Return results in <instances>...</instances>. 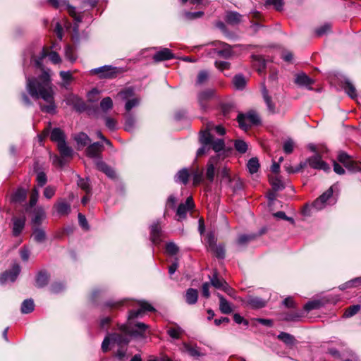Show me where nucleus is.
Returning a JSON list of instances; mask_svg holds the SVG:
<instances>
[{
	"label": "nucleus",
	"instance_id": "39448f33",
	"mask_svg": "<svg viewBox=\"0 0 361 361\" xmlns=\"http://www.w3.org/2000/svg\"><path fill=\"white\" fill-rule=\"evenodd\" d=\"M238 122L242 129L247 130L251 126L259 123L260 120L257 114L252 111L246 114H239L238 116Z\"/></svg>",
	"mask_w": 361,
	"mask_h": 361
},
{
	"label": "nucleus",
	"instance_id": "c85d7f7f",
	"mask_svg": "<svg viewBox=\"0 0 361 361\" xmlns=\"http://www.w3.org/2000/svg\"><path fill=\"white\" fill-rule=\"evenodd\" d=\"M242 16L237 12L230 11L226 15V21L227 23L235 25L241 22Z\"/></svg>",
	"mask_w": 361,
	"mask_h": 361
},
{
	"label": "nucleus",
	"instance_id": "9d476101",
	"mask_svg": "<svg viewBox=\"0 0 361 361\" xmlns=\"http://www.w3.org/2000/svg\"><path fill=\"white\" fill-rule=\"evenodd\" d=\"M103 150V145L99 142H96L87 146L85 154L88 157L94 159L95 160L101 158V154Z\"/></svg>",
	"mask_w": 361,
	"mask_h": 361
},
{
	"label": "nucleus",
	"instance_id": "a18cd8bd",
	"mask_svg": "<svg viewBox=\"0 0 361 361\" xmlns=\"http://www.w3.org/2000/svg\"><path fill=\"white\" fill-rule=\"evenodd\" d=\"M183 333V330L178 325H176L175 327H170L167 329L168 335L175 339H178Z\"/></svg>",
	"mask_w": 361,
	"mask_h": 361
},
{
	"label": "nucleus",
	"instance_id": "f257e3e1",
	"mask_svg": "<svg viewBox=\"0 0 361 361\" xmlns=\"http://www.w3.org/2000/svg\"><path fill=\"white\" fill-rule=\"evenodd\" d=\"M49 54L45 48H43L37 58L32 59L35 67L42 71V73L37 78H27V90L30 96L35 99H42L47 105H41L42 111L54 114L56 113V106L54 102V85L51 82L50 69H45L42 66V60Z\"/></svg>",
	"mask_w": 361,
	"mask_h": 361
},
{
	"label": "nucleus",
	"instance_id": "7ed1b4c3",
	"mask_svg": "<svg viewBox=\"0 0 361 361\" xmlns=\"http://www.w3.org/2000/svg\"><path fill=\"white\" fill-rule=\"evenodd\" d=\"M121 72V68L107 65L93 68L90 71L91 74L98 75L100 79L115 78Z\"/></svg>",
	"mask_w": 361,
	"mask_h": 361
},
{
	"label": "nucleus",
	"instance_id": "37998d69",
	"mask_svg": "<svg viewBox=\"0 0 361 361\" xmlns=\"http://www.w3.org/2000/svg\"><path fill=\"white\" fill-rule=\"evenodd\" d=\"M233 82L237 89L243 90L245 87L246 80L243 75L239 74L233 78Z\"/></svg>",
	"mask_w": 361,
	"mask_h": 361
},
{
	"label": "nucleus",
	"instance_id": "c9c22d12",
	"mask_svg": "<svg viewBox=\"0 0 361 361\" xmlns=\"http://www.w3.org/2000/svg\"><path fill=\"white\" fill-rule=\"evenodd\" d=\"M277 338L287 345H293L296 341L295 337L293 335L286 332H281L277 336Z\"/></svg>",
	"mask_w": 361,
	"mask_h": 361
},
{
	"label": "nucleus",
	"instance_id": "5701e85b",
	"mask_svg": "<svg viewBox=\"0 0 361 361\" xmlns=\"http://www.w3.org/2000/svg\"><path fill=\"white\" fill-rule=\"evenodd\" d=\"M216 161V157H212L209 159L207 164L206 170V178L210 182H213L215 176V161Z\"/></svg>",
	"mask_w": 361,
	"mask_h": 361
},
{
	"label": "nucleus",
	"instance_id": "bb28decb",
	"mask_svg": "<svg viewBox=\"0 0 361 361\" xmlns=\"http://www.w3.org/2000/svg\"><path fill=\"white\" fill-rule=\"evenodd\" d=\"M252 57L253 66L259 74H262L266 68L265 60L260 56L253 55Z\"/></svg>",
	"mask_w": 361,
	"mask_h": 361
},
{
	"label": "nucleus",
	"instance_id": "4468645a",
	"mask_svg": "<svg viewBox=\"0 0 361 361\" xmlns=\"http://www.w3.org/2000/svg\"><path fill=\"white\" fill-rule=\"evenodd\" d=\"M239 300L245 302L246 305H248L253 309H259L264 307L267 304L266 300L255 296H249L246 300H243L240 298Z\"/></svg>",
	"mask_w": 361,
	"mask_h": 361
},
{
	"label": "nucleus",
	"instance_id": "4be33fe9",
	"mask_svg": "<svg viewBox=\"0 0 361 361\" xmlns=\"http://www.w3.org/2000/svg\"><path fill=\"white\" fill-rule=\"evenodd\" d=\"M54 207L61 216L68 215L71 212V204L63 200L58 201L54 204Z\"/></svg>",
	"mask_w": 361,
	"mask_h": 361
},
{
	"label": "nucleus",
	"instance_id": "e433bc0d",
	"mask_svg": "<svg viewBox=\"0 0 361 361\" xmlns=\"http://www.w3.org/2000/svg\"><path fill=\"white\" fill-rule=\"evenodd\" d=\"M58 149L63 157H71L73 155V149L71 147L67 145L66 142L59 143L58 145Z\"/></svg>",
	"mask_w": 361,
	"mask_h": 361
},
{
	"label": "nucleus",
	"instance_id": "09e8293b",
	"mask_svg": "<svg viewBox=\"0 0 361 361\" xmlns=\"http://www.w3.org/2000/svg\"><path fill=\"white\" fill-rule=\"evenodd\" d=\"M213 140V136L208 130H205L200 133V142L202 145H209Z\"/></svg>",
	"mask_w": 361,
	"mask_h": 361
},
{
	"label": "nucleus",
	"instance_id": "c756f323",
	"mask_svg": "<svg viewBox=\"0 0 361 361\" xmlns=\"http://www.w3.org/2000/svg\"><path fill=\"white\" fill-rule=\"evenodd\" d=\"M343 88L344 89L345 92L348 94V95L352 99H355L357 97V94L356 89L353 84L350 81V80H344Z\"/></svg>",
	"mask_w": 361,
	"mask_h": 361
},
{
	"label": "nucleus",
	"instance_id": "a211bd4d",
	"mask_svg": "<svg viewBox=\"0 0 361 361\" xmlns=\"http://www.w3.org/2000/svg\"><path fill=\"white\" fill-rule=\"evenodd\" d=\"M174 58L173 54L168 48H163L157 51L154 56L153 59L156 62L166 61Z\"/></svg>",
	"mask_w": 361,
	"mask_h": 361
},
{
	"label": "nucleus",
	"instance_id": "0e129e2a",
	"mask_svg": "<svg viewBox=\"0 0 361 361\" xmlns=\"http://www.w3.org/2000/svg\"><path fill=\"white\" fill-rule=\"evenodd\" d=\"M38 197H39V190L37 188H34L32 190V192H31V195H30V206L31 207H34L37 200H38Z\"/></svg>",
	"mask_w": 361,
	"mask_h": 361
},
{
	"label": "nucleus",
	"instance_id": "b1692460",
	"mask_svg": "<svg viewBox=\"0 0 361 361\" xmlns=\"http://www.w3.org/2000/svg\"><path fill=\"white\" fill-rule=\"evenodd\" d=\"M50 138L51 141L57 142V145L59 143L66 142V135L59 128H55L51 130Z\"/></svg>",
	"mask_w": 361,
	"mask_h": 361
},
{
	"label": "nucleus",
	"instance_id": "a878e982",
	"mask_svg": "<svg viewBox=\"0 0 361 361\" xmlns=\"http://www.w3.org/2000/svg\"><path fill=\"white\" fill-rule=\"evenodd\" d=\"M209 245L210 249L215 253L218 258L223 259L225 257V250L222 245H216L212 237L209 238Z\"/></svg>",
	"mask_w": 361,
	"mask_h": 361
},
{
	"label": "nucleus",
	"instance_id": "de8ad7c7",
	"mask_svg": "<svg viewBox=\"0 0 361 361\" xmlns=\"http://www.w3.org/2000/svg\"><path fill=\"white\" fill-rule=\"evenodd\" d=\"M27 191L23 188L18 189L12 196L13 202H20L25 200Z\"/></svg>",
	"mask_w": 361,
	"mask_h": 361
},
{
	"label": "nucleus",
	"instance_id": "f3484780",
	"mask_svg": "<svg viewBox=\"0 0 361 361\" xmlns=\"http://www.w3.org/2000/svg\"><path fill=\"white\" fill-rule=\"evenodd\" d=\"M149 326L142 322H137L135 324L134 328L129 326L130 334L134 337H144L145 333Z\"/></svg>",
	"mask_w": 361,
	"mask_h": 361
},
{
	"label": "nucleus",
	"instance_id": "412c9836",
	"mask_svg": "<svg viewBox=\"0 0 361 361\" xmlns=\"http://www.w3.org/2000/svg\"><path fill=\"white\" fill-rule=\"evenodd\" d=\"M214 94V91L212 89H209L201 92L198 94V102L202 109H204L207 107L206 103L210 99Z\"/></svg>",
	"mask_w": 361,
	"mask_h": 361
},
{
	"label": "nucleus",
	"instance_id": "c03bdc74",
	"mask_svg": "<svg viewBox=\"0 0 361 361\" xmlns=\"http://www.w3.org/2000/svg\"><path fill=\"white\" fill-rule=\"evenodd\" d=\"M323 306V303L319 300H312L307 302L304 306V310L307 312H310L313 310L319 309Z\"/></svg>",
	"mask_w": 361,
	"mask_h": 361
},
{
	"label": "nucleus",
	"instance_id": "603ef678",
	"mask_svg": "<svg viewBox=\"0 0 361 361\" xmlns=\"http://www.w3.org/2000/svg\"><path fill=\"white\" fill-rule=\"evenodd\" d=\"M100 107L103 111H108L113 107V101L111 97H106L100 102Z\"/></svg>",
	"mask_w": 361,
	"mask_h": 361
},
{
	"label": "nucleus",
	"instance_id": "cd10ccee",
	"mask_svg": "<svg viewBox=\"0 0 361 361\" xmlns=\"http://www.w3.org/2000/svg\"><path fill=\"white\" fill-rule=\"evenodd\" d=\"M49 280V276L45 271H40L36 276V286L43 288L47 285Z\"/></svg>",
	"mask_w": 361,
	"mask_h": 361
},
{
	"label": "nucleus",
	"instance_id": "79ce46f5",
	"mask_svg": "<svg viewBox=\"0 0 361 361\" xmlns=\"http://www.w3.org/2000/svg\"><path fill=\"white\" fill-rule=\"evenodd\" d=\"M247 167L248 169L249 172L252 174L257 172L259 168V163L258 159L257 157L251 158L247 162Z\"/></svg>",
	"mask_w": 361,
	"mask_h": 361
},
{
	"label": "nucleus",
	"instance_id": "338daca9",
	"mask_svg": "<svg viewBox=\"0 0 361 361\" xmlns=\"http://www.w3.org/2000/svg\"><path fill=\"white\" fill-rule=\"evenodd\" d=\"M100 91L96 88L92 89L87 94L88 100L91 102H94L99 99Z\"/></svg>",
	"mask_w": 361,
	"mask_h": 361
},
{
	"label": "nucleus",
	"instance_id": "72a5a7b5",
	"mask_svg": "<svg viewBox=\"0 0 361 361\" xmlns=\"http://www.w3.org/2000/svg\"><path fill=\"white\" fill-rule=\"evenodd\" d=\"M183 348L184 351H185L192 357H199L204 355V354L200 352V348L197 346H192L186 343H184Z\"/></svg>",
	"mask_w": 361,
	"mask_h": 361
},
{
	"label": "nucleus",
	"instance_id": "774afa93",
	"mask_svg": "<svg viewBox=\"0 0 361 361\" xmlns=\"http://www.w3.org/2000/svg\"><path fill=\"white\" fill-rule=\"evenodd\" d=\"M193 184L198 185L203 180V172L202 171L195 170L193 173Z\"/></svg>",
	"mask_w": 361,
	"mask_h": 361
},
{
	"label": "nucleus",
	"instance_id": "864d4df0",
	"mask_svg": "<svg viewBox=\"0 0 361 361\" xmlns=\"http://www.w3.org/2000/svg\"><path fill=\"white\" fill-rule=\"evenodd\" d=\"M78 185L82 190L85 191V192L87 194L90 193V192H91V187H90L89 179H87H87H84V178H79V179L78 180Z\"/></svg>",
	"mask_w": 361,
	"mask_h": 361
},
{
	"label": "nucleus",
	"instance_id": "8fccbe9b",
	"mask_svg": "<svg viewBox=\"0 0 361 361\" xmlns=\"http://www.w3.org/2000/svg\"><path fill=\"white\" fill-rule=\"evenodd\" d=\"M234 147L239 153L244 154L247 152L248 146L244 140L238 139L235 140Z\"/></svg>",
	"mask_w": 361,
	"mask_h": 361
},
{
	"label": "nucleus",
	"instance_id": "6e6552de",
	"mask_svg": "<svg viewBox=\"0 0 361 361\" xmlns=\"http://www.w3.org/2000/svg\"><path fill=\"white\" fill-rule=\"evenodd\" d=\"M194 207L195 204L191 196L186 199L185 203L180 204L176 210V214L178 216V221L185 219L187 212L192 210Z\"/></svg>",
	"mask_w": 361,
	"mask_h": 361
},
{
	"label": "nucleus",
	"instance_id": "e2e57ef3",
	"mask_svg": "<svg viewBox=\"0 0 361 361\" xmlns=\"http://www.w3.org/2000/svg\"><path fill=\"white\" fill-rule=\"evenodd\" d=\"M106 126L111 131L115 130L117 128V122L115 119L106 116L104 118Z\"/></svg>",
	"mask_w": 361,
	"mask_h": 361
},
{
	"label": "nucleus",
	"instance_id": "ea45409f",
	"mask_svg": "<svg viewBox=\"0 0 361 361\" xmlns=\"http://www.w3.org/2000/svg\"><path fill=\"white\" fill-rule=\"evenodd\" d=\"M135 126V118L131 114H128L126 116V121L124 129L128 132H131L134 130Z\"/></svg>",
	"mask_w": 361,
	"mask_h": 361
},
{
	"label": "nucleus",
	"instance_id": "4d7b16f0",
	"mask_svg": "<svg viewBox=\"0 0 361 361\" xmlns=\"http://www.w3.org/2000/svg\"><path fill=\"white\" fill-rule=\"evenodd\" d=\"M212 149L216 152H219L224 149L225 143L222 139H216L212 140Z\"/></svg>",
	"mask_w": 361,
	"mask_h": 361
},
{
	"label": "nucleus",
	"instance_id": "052dcab7",
	"mask_svg": "<svg viewBox=\"0 0 361 361\" xmlns=\"http://www.w3.org/2000/svg\"><path fill=\"white\" fill-rule=\"evenodd\" d=\"M331 29V25L330 23H325L321 27L316 30V34L317 36L321 37L326 33L329 32Z\"/></svg>",
	"mask_w": 361,
	"mask_h": 361
},
{
	"label": "nucleus",
	"instance_id": "f704fd0d",
	"mask_svg": "<svg viewBox=\"0 0 361 361\" xmlns=\"http://www.w3.org/2000/svg\"><path fill=\"white\" fill-rule=\"evenodd\" d=\"M32 237L35 241L41 243L46 240V233L42 228L35 227L32 231Z\"/></svg>",
	"mask_w": 361,
	"mask_h": 361
},
{
	"label": "nucleus",
	"instance_id": "58836bf2",
	"mask_svg": "<svg viewBox=\"0 0 361 361\" xmlns=\"http://www.w3.org/2000/svg\"><path fill=\"white\" fill-rule=\"evenodd\" d=\"M257 234L240 235L237 240V244L239 246H244L247 245L249 242L254 240L257 238Z\"/></svg>",
	"mask_w": 361,
	"mask_h": 361
},
{
	"label": "nucleus",
	"instance_id": "a19ab883",
	"mask_svg": "<svg viewBox=\"0 0 361 361\" xmlns=\"http://www.w3.org/2000/svg\"><path fill=\"white\" fill-rule=\"evenodd\" d=\"M189 178V172L187 169L180 170L176 176V181L180 182L183 184H187Z\"/></svg>",
	"mask_w": 361,
	"mask_h": 361
},
{
	"label": "nucleus",
	"instance_id": "49530a36",
	"mask_svg": "<svg viewBox=\"0 0 361 361\" xmlns=\"http://www.w3.org/2000/svg\"><path fill=\"white\" fill-rule=\"evenodd\" d=\"M270 184L274 191H280L285 188L283 183L276 176L270 178Z\"/></svg>",
	"mask_w": 361,
	"mask_h": 361
},
{
	"label": "nucleus",
	"instance_id": "20e7f679",
	"mask_svg": "<svg viewBox=\"0 0 361 361\" xmlns=\"http://www.w3.org/2000/svg\"><path fill=\"white\" fill-rule=\"evenodd\" d=\"M337 159L350 172H361V162L352 159L351 157L346 152H339Z\"/></svg>",
	"mask_w": 361,
	"mask_h": 361
},
{
	"label": "nucleus",
	"instance_id": "5fc2aeb1",
	"mask_svg": "<svg viewBox=\"0 0 361 361\" xmlns=\"http://www.w3.org/2000/svg\"><path fill=\"white\" fill-rule=\"evenodd\" d=\"M209 72L207 71H201L197 75L196 85H201L204 84L209 79Z\"/></svg>",
	"mask_w": 361,
	"mask_h": 361
},
{
	"label": "nucleus",
	"instance_id": "473e14b6",
	"mask_svg": "<svg viewBox=\"0 0 361 361\" xmlns=\"http://www.w3.org/2000/svg\"><path fill=\"white\" fill-rule=\"evenodd\" d=\"M185 301L188 305H194L198 298V292L196 289L189 288L185 293Z\"/></svg>",
	"mask_w": 361,
	"mask_h": 361
},
{
	"label": "nucleus",
	"instance_id": "0eeeda50",
	"mask_svg": "<svg viewBox=\"0 0 361 361\" xmlns=\"http://www.w3.org/2000/svg\"><path fill=\"white\" fill-rule=\"evenodd\" d=\"M307 161L310 167L314 169H321L326 172L330 171V166L327 163L322 160V157L319 154H316L307 159Z\"/></svg>",
	"mask_w": 361,
	"mask_h": 361
},
{
	"label": "nucleus",
	"instance_id": "13d9d810",
	"mask_svg": "<svg viewBox=\"0 0 361 361\" xmlns=\"http://www.w3.org/2000/svg\"><path fill=\"white\" fill-rule=\"evenodd\" d=\"M295 147V143L290 138L287 139L283 145V149L286 154H291Z\"/></svg>",
	"mask_w": 361,
	"mask_h": 361
},
{
	"label": "nucleus",
	"instance_id": "3c124183",
	"mask_svg": "<svg viewBox=\"0 0 361 361\" xmlns=\"http://www.w3.org/2000/svg\"><path fill=\"white\" fill-rule=\"evenodd\" d=\"M228 184L233 192L240 190L243 187V181L238 177L232 178V183Z\"/></svg>",
	"mask_w": 361,
	"mask_h": 361
},
{
	"label": "nucleus",
	"instance_id": "6ab92c4d",
	"mask_svg": "<svg viewBox=\"0 0 361 361\" xmlns=\"http://www.w3.org/2000/svg\"><path fill=\"white\" fill-rule=\"evenodd\" d=\"M314 82V80L304 73H298L295 78V82L298 85L308 87L310 90H312L310 86L312 85Z\"/></svg>",
	"mask_w": 361,
	"mask_h": 361
},
{
	"label": "nucleus",
	"instance_id": "bf43d9fd",
	"mask_svg": "<svg viewBox=\"0 0 361 361\" xmlns=\"http://www.w3.org/2000/svg\"><path fill=\"white\" fill-rule=\"evenodd\" d=\"M219 174L223 179L226 180L227 183H232V177L230 176V169L228 167H222L220 169Z\"/></svg>",
	"mask_w": 361,
	"mask_h": 361
},
{
	"label": "nucleus",
	"instance_id": "f8f14e48",
	"mask_svg": "<svg viewBox=\"0 0 361 361\" xmlns=\"http://www.w3.org/2000/svg\"><path fill=\"white\" fill-rule=\"evenodd\" d=\"M262 94L264 99V103L266 104L267 110L269 114H274L276 111V104L273 102L271 97L269 94L268 90L266 88L265 85H263L262 87Z\"/></svg>",
	"mask_w": 361,
	"mask_h": 361
},
{
	"label": "nucleus",
	"instance_id": "423d86ee",
	"mask_svg": "<svg viewBox=\"0 0 361 361\" xmlns=\"http://www.w3.org/2000/svg\"><path fill=\"white\" fill-rule=\"evenodd\" d=\"M216 48L212 49L210 51V54H216L218 56L225 59H228L232 57L233 52L231 45L225 42H216Z\"/></svg>",
	"mask_w": 361,
	"mask_h": 361
},
{
	"label": "nucleus",
	"instance_id": "2eb2a0df",
	"mask_svg": "<svg viewBox=\"0 0 361 361\" xmlns=\"http://www.w3.org/2000/svg\"><path fill=\"white\" fill-rule=\"evenodd\" d=\"M161 231L159 222L154 223L150 226V240L152 243L157 245L161 243Z\"/></svg>",
	"mask_w": 361,
	"mask_h": 361
},
{
	"label": "nucleus",
	"instance_id": "7c9ffc66",
	"mask_svg": "<svg viewBox=\"0 0 361 361\" xmlns=\"http://www.w3.org/2000/svg\"><path fill=\"white\" fill-rule=\"evenodd\" d=\"M211 284L216 288L224 290L226 286L228 285L227 282L222 279L218 277V274L215 272L210 278Z\"/></svg>",
	"mask_w": 361,
	"mask_h": 361
},
{
	"label": "nucleus",
	"instance_id": "f03ea898",
	"mask_svg": "<svg viewBox=\"0 0 361 361\" xmlns=\"http://www.w3.org/2000/svg\"><path fill=\"white\" fill-rule=\"evenodd\" d=\"M119 329L122 331L121 334L113 333L108 334L104 338L102 343V349L103 352L106 353L109 350V345L111 343H115L119 346L126 345L130 342V337L131 336L129 331V326L127 325H121Z\"/></svg>",
	"mask_w": 361,
	"mask_h": 361
},
{
	"label": "nucleus",
	"instance_id": "1a4fd4ad",
	"mask_svg": "<svg viewBox=\"0 0 361 361\" xmlns=\"http://www.w3.org/2000/svg\"><path fill=\"white\" fill-rule=\"evenodd\" d=\"M20 267L18 264H14L11 270L5 271L0 276V283H4L8 281L13 282L17 279L20 272Z\"/></svg>",
	"mask_w": 361,
	"mask_h": 361
},
{
	"label": "nucleus",
	"instance_id": "dca6fc26",
	"mask_svg": "<svg viewBox=\"0 0 361 361\" xmlns=\"http://www.w3.org/2000/svg\"><path fill=\"white\" fill-rule=\"evenodd\" d=\"M67 103L72 105L74 109L78 112H82L86 109V104L80 98L73 95L68 98Z\"/></svg>",
	"mask_w": 361,
	"mask_h": 361
},
{
	"label": "nucleus",
	"instance_id": "6e6d98bb",
	"mask_svg": "<svg viewBox=\"0 0 361 361\" xmlns=\"http://www.w3.org/2000/svg\"><path fill=\"white\" fill-rule=\"evenodd\" d=\"M360 310V305H351L345 310V311L343 314V317L345 318L351 317L354 316L355 314H357Z\"/></svg>",
	"mask_w": 361,
	"mask_h": 361
},
{
	"label": "nucleus",
	"instance_id": "4c0bfd02",
	"mask_svg": "<svg viewBox=\"0 0 361 361\" xmlns=\"http://www.w3.org/2000/svg\"><path fill=\"white\" fill-rule=\"evenodd\" d=\"M35 305L32 299L25 300L21 305V312L23 314H29L34 310Z\"/></svg>",
	"mask_w": 361,
	"mask_h": 361
},
{
	"label": "nucleus",
	"instance_id": "393cba45",
	"mask_svg": "<svg viewBox=\"0 0 361 361\" xmlns=\"http://www.w3.org/2000/svg\"><path fill=\"white\" fill-rule=\"evenodd\" d=\"M45 212L41 207H37L35 209L34 216L32 219V222L35 226L38 227L45 219Z\"/></svg>",
	"mask_w": 361,
	"mask_h": 361
},
{
	"label": "nucleus",
	"instance_id": "680f3d73",
	"mask_svg": "<svg viewBox=\"0 0 361 361\" xmlns=\"http://www.w3.org/2000/svg\"><path fill=\"white\" fill-rule=\"evenodd\" d=\"M65 55L67 59L71 61L72 63L75 61L76 56L74 54V50L72 47L68 45L65 48Z\"/></svg>",
	"mask_w": 361,
	"mask_h": 361
},
{
	"label": "nucleus",
	"instance_id": "ddd939ff",
	"mask_svg": "<svg viewBox=\"0 0 361 361\" xmlns=\"http://www.w3.org/2000/svg\"><path fill=\"white\" fill-rule=\"evenodd\" d=\"M25 216L13 217L12 219L13 228L12 233L14 236H18L23 230L25 225Z\"/></svg>",
	"mask_w": 361,
	"mask_h": 361
},
{
	"label": "nucleus",
	"instance_id": "aec40b11",
	"mask_svg": "<svg viewBox=\"0 0 361 361\" xmlns=\"http://www.w3.org/2000/svg\"><path fill=\"white\" fill-rule=\"evenodd\" d=\"M216 296L219 299V310L223 314H230L233 311L232 305L221 293H216Z\"/></svg>",
	"mask_w": 361,
	"mask_h": 361
},
{
	"label": "nucleus",
	"instance_id": "2f4dec72",
	"mask_svg": "<svg viewBox=\"0 0 361 361\" xmlns=\"http://www.w3.org/2000/svg\"><path fill=\"white\" fill-rule=\"evenodd\" d=\"M74 140L77 142L78 147H83L87 145L91 140L89 136L85 133H80L74 136Z\"/></svg>",
	"mask_w": 361,
	"mask_h": 361
},
{
	"label": "nucleus",
	"instance_id": "69168bd1",
	"mask_svg": "<svg viewBox=\"0 0 361 361\" xmlns=\"http://www.w3.org/2000/svg\"><path fill=\"white\" fill-rule=\"evenodd\" d=\"M166 252L171 255H175L179 251L178 247L173 242H170L166 244Z\"/></svg>",
	"mask_w": 361,
	"mask_h": 361
},
{
	"label": "nucleus",
	"instance_id": "9b49d317",
	"mask_svg": "<svg viewBox=\"0 0 361 361\" xmlns=\"http://www.w3.org/2000/svg\"><path fill=\"white\" fill-rule=\"evenodd\" d=\"M333 195V190L331 188L328 189L322 195H321L317 200L312 204V207L317 210H321L324 208L326 205L327 200L331 197Z\"/></svg>",
	"mask_w": 361,
	"mask_h": 361
}]
</instances>
